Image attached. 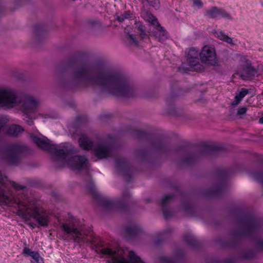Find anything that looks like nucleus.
Listing matches in <instances>:
<instances>
[{
	"instance_id": "28",
	"label": "nucleus",
	"mask_w": 263,
	"mask_h": 263,
	"mask_svg": "<svg viewBox=\"0 0 263 263\" xmlns=\"http://www.w3.org/2000/svg\"><path fill=\"white\" fill-rule=\"evenodd\" d=\"M34 251H32L28 247H25L23 250L22 254L26 257L32 256Z\"/></svg>"
},
{
	"instance_id": "8",
	"label": "nucleus",
	"mask_w": 263,
	"mask_h": 263,
	"mask_svg": "<svg viewBox=\"0 0 263 263\" xmlns=\"http://www.w3.org/2000/svg\"><path fill=\"white\" fill-rule=\"evenodd\" d=\"M27 151L28 148L24 144H12L5 150L4 157L9 163L17 164L20 161L21 155Z\"/></svg>"
},
{
	"instance_id": "1",
	"label": "nucleus",
	"mask_w": 263,
	"mask_h": 263,
	"mask_svg": "<svg viewBox=\"0 0 263 263\" xmlns=\"http://www.w3.org/2000/svg\"><path fill=\"white\" fill-rule=\"evenodd\" d=\"M69 79V83L73 85L99 88L104 92L119 97L132 98L138 93L136 86L126 76L104 64L83 66Z\"/></svg>"
},
{
	"instance_id": "13",
	"label": "nucleus",
	"mask_w": 263,
	"mask_h": 263,
	"mask_svg": "<svg viewBox=\"0 0 263 263\" xmlns=\"http://www.w3.org/2000/svg\"><path fill=\"white\" fill-rule=\"evenodd\" d=\"M205 15L209 18L228 17L229 14L222 9L214 7L205 10Z\"/></svg>"
},
{
	"instance_id": "12",
	"label": "nucleus",
	"mask_w": 263,
	"mask_h": 263,
	"mask_svg": "<svg viewBox=\"0 0 263 263\" xmlns=\"http://www.w3.org/2000/svg\"><path fill=\"white\" fill-rule=\"evenodd\" d=\"M199 53L195 48L190 49L187 54V61L191 69L198 70L201 69V65L199 62Z\"/></svg>"
},
{
	"instance_id": "25",
	"label": "nucleus",
	"mask_w": 263,
	"mask_h": 263,
	"mask_svg": "<svg viewBox=\"0 0 263 263\" xmlns=\"http://www.w3.org/2000/svg\"><path fill=\"white\" fill-rule=\"evenodd\" d=\"M115 205V203L109 199L105 200L103 202V207L107 210H112Z\"/></svg>"
},
{
	"instance_id": "23",
	"label": "nucleus",
	"mask_w": 263,
	"mask_h": 263,
	"mask_svg": "<svg viewBox=\"0 0 263 263\" xmlns=\"http://www.w3.org/2000/svg\"><path fill=\"white\" fill-rule=\"evenodd\" d=\"M249 90L246 89L242 88L240 91L235 96V104H238L240 101L248 93Z\"/></svg>"
},
{
	"instance_id": "5",
	"label": "nucleus",
	"mask_w": 263,
	"mask_h": 263,
	"mask_svg": "<svg viewBox=\"0 0 263 263\" xmlns=\"http://www.w3.org/2000/svg\"><path fill=\"white\" fill-rule=\"evenodd\" d=\"M63 231L71 236L73 240L79 243L91 242L93 245L97 244L95 238L88 235L86 226L80 223V221L73 217H70L68 221L62 224Z\"/></svg>"
},
{
	"instance_id": "31",
	"label": "nucleus",
	"mask_w": 263,
	"mask_h": 263,
	"mask_svg": "<svg viewBox=\"0 0 263 263\" xmlns=\"http://www.w3.org/2000/svg\"><path fill=\"white\" fill-rule=\"evenodd\" d=\"M163 263H174L173 258L168 257H163L162 258Z\"/></svg>"
},
{
	"instance_id": "18",
	"label": "nucleus",
	"mask_w": 263,
	"mask_h": 263,
	"mask_svg": "<svg viewBox=\"0 0 263 263\" xmlns=\"http://www.w3.org/2000/svg\"><path fill=\"white\" fill-rule=\"evenodd\" d=\"M214 36L219 39V40L226 42V43L231 44L234 45L235 44L233 42L232 38L228 36L226 34H224L222 31H215L214 32Z\"/></svg>"
},
{
	"instance_id": "34",
	"label": "nucleus",
	"mask_w": 263,
	"mask_h": 263,
	"mask_svg": "<svg viewBox=\"0 0 263 263\" xmlns=\"http://www.w3.org/2000/svg\"><path fill=\"white\" fill-rule=\"evenodd\" d=\"M185 240L190 245H193L194 242V238L192 236H189L185 237Z\"/></svg>"
},
{
	"instance_id": "3",
	"label": "nucleus",
	"mask_w": 263,
	"mask_h": 263,
	"mask_svg": "<svg viewBox=\"0 0 263 263\" xmlns=\"http://www.w3.org/2000/svg\"><path fill=\"white\" fill-rule=\"evenodd\" d=\"M30 138L40 148L51 153L55 161L68 165L73 170L88 169V159L85 156L76 155V152L71 145L64 143L57 145L49 139L41 138L33 134L30 135Z\"/></svg>"
},
{
	"instance_id": "17",
	"label": "nucleus",
	"mask_w": 263,
	"mask_h": 263,
	"mask_svg": "<svg viewBox=\"0 0 263 263\" xmlns=\"http://www.w3.org/2000/svg\"><path fill=\"white\" fill-rule=\"evenodd\" d=\"M135 29L138 31L139 35L141 40H143L145 42L149 41V38L145 32L144 27L141 23L138 22L135 23Z\"/></svg>"
},
{
	"instance_id": "24",
	"label": "nucleus",
	"mask_w": 263,
	"mask_h": 263,
	"mask_svg": "<svg viewBox=\"0 0 263 263\" xmlns=\"http://www.w3.org/2000/svg\"><path fill=\"white\" fill-rule=\"evenodd\" d=\"M126 161L124 159H118L116 161V165L117 170L118 171L125 169L126 166Z\"/></svg>"
},
{
	"instance_id": "16",
	"label": "nucleus",
	"mask_w": 263,
	"mask_h": 263,
	"mask_svg": "<svg viewBox=\"0 0 263 263\" xmlns=\"http://www.w3.org/2000/svg\"><path fill=\"white\" fill-rule=\"evenodd\" d=\"M256 229V222L253 219H249L245 224V230L242 232V235H249L255 231Z\"/></svg>"
},
{
	"instance_id": "36",
	"label": "nucleus",
	"mask_w": 263,
	"mask_h": 263,
	"mask_svg": "<svg viewBox=\"0 0 263 263\" xmlns=\"http://www.w3.org/2000/svg\"><path fill=\"white\" fill-rule=\"evenodd\" d=\"M258 247L263 251V240H259L257 242Z\"/></svg>"
},
{
	"instance_id": "15",
	"label": "nucleus",
	"mask_w": 263,
	"mask_h": 263,
	"mask_svg": "<svg viewBox=\"0 0 263 263\" xmlns=\"http://www.w3.org/2000/svg\"><path fill=\"white\" fill-rule=\"evenodd\" d=\"M141 231L140 227L137 224H132L127 227L125 229L126 236L128 238H132Z\"/></svg>"
},
{
	"instance_id": "22",
	"label": "nucleus",
	"mask_w": 263,
	"mask_h": 263,
	"mask_svg": "<svg viewBox=\"0 0 263 263\" xmlns=\"http://www.w3.org/2000/svg\"><path fill=\"white\" fill-rule=\"evenodd\" d=\"M133 17V14L130 11H125L120 15L117 14L116 18L119 22H123L125 20H129Z\"/></svg>"
},
{
	"instance_id": "30",
	"label": "nucleus",
	"mask_w": 263,
	"mask_h": 263,
	"mask_svg": "<svg viewBox=\"0 0 263 263\" xmlns=\"http://www.w3.org/2000/svg\"><path fill=\"white\" fill-rule=\"evenodd\" d=\"M247 110V108L246 107H243L238 109L237 111V115L238 116H242L246 114Z\"/></svg>"
},
{
	"instance_id": "19",
	"label": "nucleus",
	"mask_w": 263,
	"mask_h": 263,
	"mask_svg": "<svg viewBox=\"0 0 263 263\" xmlns=\"http://www.w3.org/2000/svg\"><path fill=\"white\" fill-rule=\"evenodd\" d=\"M144 19L148 22L151 25V28L155 27L156 25H159V23L157 18L151 13L146 12L143 14Z\"/></svg>"
},
{
	"instance_id": "26",
	"label": "nucleus",
	"mask_w": 263,
	"mask_h": 263,
	"mask_svg": "<svg viewBox=\"0 0 263 263\" xmlns=\"http://www.w3.org/2000/svg\"><path fill=\"white\" fill-rule=\"evenodd\" d=\"M252 175L255 180L263 184V172L253 173Z\"/></svg>"
},
{
	"instance_id": "2",
	"label": "nucleus",
	"mask_w": 263,
	"mask_h": 263,
	"mask_svg": "<svg viewBox=\"0 0 263 263\" xmlns=\"http://www.w3.org/2000/svg\"><path fill=\"white\" fill-rule=\"evenodd\" d=\"M8 182L16 190H22L25 186L14 181H9L7 177L0 171V204L9 205L12 203L10 199ZM13 202L17 205V214L21 218L30 220L35 219L38 224L47 227L49 223V215L46 211L40 212V204L34 198L24 195L17 198H14Z\"/></svg>"
},
{
	"instance_id": "14",
	"label": "nucleus",
	"mask_w": 263,
	"mask_h": 263,
	"mask_svg": "<svg viewBox=\"0 0 263 263\" xmlns=\"http://www.w3.org/2000/svg\"><path fill=\"white\" fill-rule=\"evenodd\" d=\"M151 30H152L153 35L159 41L162 42L167 38V33L159 24L153 28H151Z\"/></svg>"
},
{
	"instance_id": "10",
	"label": "nucleus",
	"mask_w": 263,
	"mask_h": 263,
	"mask_svg": "<svg viewBox=\"0 0 263 263\" xmlns=\"http://www.w3.org/2000/svg\"><path fill=\"white\" fill-rule=\"evenodd\" d=\"M201 61L206 64L215 65L217 59L215 48L211 46H204L199 53Z\"/></svg>"
},
{
	"instance_id": "32",
	"label": "nucleus",
	"mask_w": 263,
	"mask_h": 263,
	"mask_svg": "<svg viewBox=\"0 0 263 263\" xmlns=\"http://www.w3.org/2000/svg\"><path fill=\"white\" fill-rule=\"evenodd\" d=\"M147 1L154 7H157L158 6V0H147Z\"/></svg>"
},
{
	"instance_id": "7",
	"label": "nucleus",
	"mask_w": 263,
	"mask_h": 263,
	"mask_svg": "<svg viewBox=\"0 0 263 263\" xmlns=\"http://www.w3.org/2000/svg\"><path fill=\"white\" fill-rule=\"evenodd\" d=\"M100 251V253L108 256L107 263H144L133 251L129 252L128 260L120 255L118 252L109 248H102Z\"/></svg>"
},
{
	"instance_id": "33",
	"label": "nucleus",
	"mask_w": 263,
	"mask_h": 263,
	"mask_svg": "<svg viewBox=\"0 0 263 263\" xmlns=\"http://www.w3.org/2000/svg\"><path fill=\"white\" fill-rule=\"evenodd\" d=\"M193 2L194 5L197 6L198 8H201L203 6L201 0H193Z\"/></svg>"
},
{
	"instance_id": "21",
	"label": "nucleus",
	"mask_w": 263,
	"mask_h": 263,
	"mask_svg": "<svg viewBox=\"0 0 263 263\" xmlns=\"http://www.w3.org/2000/svg\"><path fill=\"white\" fill-rule=\"evenodd\" d=\"M125 39L126 42L129 46L131 47H137L139 45V42L133 34L128 33L126 35Z\"/></svg>"
},
{
	"instance_id": "6",
	"label": "nucleus",
	"mask_w": 263,
	"mask_h": 263,
	"mask_svg": "<svg viewBox=\"0 0 263 263\" xmlns=\"http://www.w3.org/2000/svg\"><path fill=\"white\" fill-rule=\"evenodd\" d=\"M79 142L81 147L86 150H92L95 155L99 159L108 158L112 154V146L109 142L100 141L93 143L85 135L80 137Z\"/></svg>"
},
{
	"instance_id": "29",
	"label": "nucleus",
	"mask_w": 263,
	"mask_h": 263,
	"mask_svg": "<svg viewBox=\"0 0 263 263\" xmlns=\"http://www.w3.org/2000/svg\"><path fill=\"white\" fill-rule=\"evenodd\" d=\"M254 252L252 250H249L243 254V257L246 259H251L254 256Z\"/></svg>"
},
{
	"instance_id": "11",
	"label": "nucleus",
	"mask_w": 263,
	"mask_h": 263,
	"mask_svg": "<svg viewBox=\"0 0 263 263\" xmlns=\"http://www.w3.org/2000/svg\"><path fill=\"white\" fill-rule=\"evenodd\" d=\"M8 122L6 118L0 117V132L13 137H17L22 133L24 129L23 127L17 124H12L9 126L6 125Z\"/></svg>"
},
{
	"instance_id": "20",
	"label": "nucleus",
	"mask_w": 263,
	"mask_h": 263,
	"mask_svg": "<svg viewBox=\"0 0 263 263\" xmlns=\"http://www.w3.org/2000/svg\"><path fill=\"white\" fill-rule=\"evenodd\" d=\"M173 196L172 195H168L164 196L161 201V204L163 209L164 216L166 218L168 215L167 212L165 210V208L167 204L172 200Z\"/></svg>"
},
{
	"instance_id": "4",
	"label": "nucleus",
	"mask_w": 263,
	"mask_h": 263,
	"mask_svg": "<svg viewBox=\"0 0 263 263\" xmlns=\"http://www.w3.org/2000/svg\"><path fill=\"white\" fill-rule=\"evenodd\" d=\"M39 103L33 97L20 95L15 90L9 87H0V108H18L24 113V119L29 125L33 124L30 114L37 109Z\"/></svg>"
},
{
	"instance_id": "27",
	"label": "nucleus",
	"mask_w": 263,
	"mask_h": 263,
	"mask_svg": "<svg viewBox=\"0 0 263 263\" xmlns=\"http://www.w3.org/2000/svg\"><path fill=\"white\" fill-rule=\"evenodd\" d=\"M31 257L37 263H44L43 258L40 256L38 252H34V253L32 254Z\"/></svg>"
},
{
	"instance_id": "35",
	"label": "nucleus",
	"mask_w": 263,
	"mask_h": 263,
	"mask_svg": "<svg viewBox=\"0 0 263 263\" xmlns=\"http://www.w3.org/2000/svg\"><path fill=\"white\" fill-rule=\"evenodd\" d=\"M193 156L192 155H190L187 158L184 160L185 163H190L192 162Z\"/></svg>"
},
{
	"instance_id": "9",
	"label": "nucleus",
	"mask_w": 263,
	"mask_h": 263,
	"mask_svg": "<svg viewBox=\"0 0 263 263\" xmlns=\"http://www.w3.org/2000/svg\"><path fill=\"white\" fill-rule=\"evenodd\" d=\"M240 66L237 73L243 80L253 79L257 73V70L252 66L251 58L248 56H239Z\"/></svg>"
}]
</instances>
